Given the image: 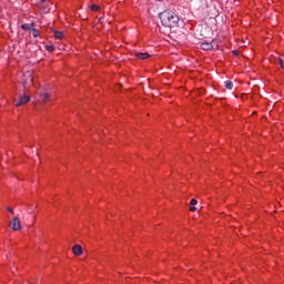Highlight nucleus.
<instances>
[{
    "instance_id": "f257e3e1",
    "label": "nucleus",
    "mask_w": 284,
    "mask_h": 284,
    "mask_svg": "<svg viewBox=\"0 0 284 284\" xmlns=\"http://www.w3.org/2000/svg\"><path fill=\"white\" fill-rule=\"evenodd\" d=\"M160 21L165 28H176L181 19L173 10H165L160 13Z\"/></svg>"
},
{
    "instance_id": "f03ea898",
    "label": "nucleus",
    "mask_w": 284,
    "mask_h": 284,
    "mask_svg": "<svg viewBox=\"0 0 284 284\" xmlns=\"http://www.w3.org/2000/svg\"><path fill=\"white\" fill-rule=\"evenodd\" d=\"M33 81H34V78L32 77L31 71H27L23 74V85H24V88H29V85H32Z\"/></svg>"
},
{
    "instance_id": "7ed1b4c3",
    "label": "nucleus",
    "mask_w": 284,
    "mask_h": 284,
    "mask_svg": "<svg viewBox=\"0 0 284 284\" xmlns=\"http://www.w3.org/2000/svg\"><path fill=\"white\" fill-rule=\"evenodd\" d=\"M27 103H30V97L28 94H23L20 95L18 101H16L14 105L16 108H19L21 105H26Z\"/></svg>"
},
{
    "instance_id": "20e7f679",
    "label": "nucleus",
    "mask_w": 284,
    "mask_h": 284,
    "mask_svg": "<svg viewBox=\"0 0 284 284\" xmlns=\"http://www.w3.org/2000/svg\"><path fill=\"white\" fill-rule=\"evenodd\" d=\"M10 227L11 230H13V232H19V230H21V221L19 220V217H13L10 221Z\"/></svg>"
},
{
    "instance_id": "39448f33",
    "label": "nucleus",
    "mask_w": 284,
    "mask_h": 284,
    "mask_svg": "<svg viewBox=\"0 0 284 284\" xmlns=\"http://www.w3.org/2000/svg\"><path fill=\"white\" fill-rule=\"evenodd\" d=\"M72 252L75 256H81L83 255V247H81L80 244H75L72 248Z\"/></svg>"
},
{
    "instance_id": "423d86ee",
    "label": "nucleus",
    "mask_w": 284,
    "mask_h": 284,
    "mask_svg": "<svg viewBox=\"0 0 284 284\" xmlns=\"http://www.w3.org/2000/svg\"><path fill=\"white\" fill-rule=\"evenodd\" d=\"M201 48L202 50H212V48H214V44H212V42H202Z\"/></svg>"
},
{
    "instance_id": "0eeeda50",
    "label": "nucleus",
    "mask_w": 284,
    "mask_h": 284,
    "mask_svg": "<svg viewBox=\"0 0 284 284\" xmlns=\"http://www.w3.org/2000/svg\"><path fill=\"white\" fill-rule=\"evenodd\" d=\"M40 100H41L43 103H48V101H50V95H49V93H40Z\"/></svg>"
},
{
    "instance_id": "6e6552de",
    "label": "nucleus",
    "mask_w": 284,
    "mask_h": 284,
    "mask_svg": "<svg viewBox=\"0 0 284 284\" xmlns=\"http://www.w3.org/2000/svg\"><path fill=\"white\" fill-rule=\"evenodd\" d=\"M34 28V22L21 24L22 30H32Z\"/></svg>"
},
{
    "instance_id": "1a4fd4ad",
    "label": "nucleus",
    "mask_w": 284,
    "mask_h": 284,
    "mask_svg": "<svg viewBox=\"0 0 284 284\" xmlns=\"http://www.w3.org/2000/svg\"><path fill=\"white\" fill-rule=\"evenodd\" d=\"M53 37H54L55 39H63V31H57V30H54V31H53Z\"/></svg>"
},
{
    "instance_id": "9d476101",
    "label": "nucleus",
    "mask_w": 284,
    "mask_h": 284,
    "mask_svg": "<svg viewBox=\"0 0 284 284\" xmlns=\"http://www.w3.org/2000/svg\"><path fill=\"white\" fill-rule=\"evenodd\" d=\"M136 58L141 60L150 59L149 53H136Z\"/></svg>"
},
{
    "instance_id": "9b49d317",
    "label": "nucleus",
    "mask_w": 284,
    "mask_h": 284,
    "mask_svg": "<svg viewBox=\"0 0 284 284\" xmlns=\"http://www.w3.org/2000/svg\"><path fill=\"white\" fill-rule=\"evenodd\" d=\"M225 88L226 90H232L234 88V83L230 80L225 81Z\"/></svg>"
},
{
    "instance_id": "f8f14e48",
    "label": "nucleus",
    "mask_w": 284,
    "mask_h": 284,
    "mask_svg": "<svg viewBox=\"0 0 284 284\" xmlns=\"http://www.w3.org/2000/svg\"><path fill=\"white\" fill-rule=\"evenodd\" d=\"M91 10H92V12H99V10H101V7H99L97 4H91Z\"/></svg>"
},
{
    "instance_id": "ddd939ff",
    "label": "nucleus",
    "mask_w": 284,
    "mask_h": 284,
    "mask_svg": "<svg viewBox=\"0 0 284 284\" xmlns=\"http://www.w3.org/2000/svg\"><path fill=\"white\" fill-rule=\"evenodd\" d=\"M275 63H277V65H280L282 69L284 68V64H283V59L281 58H277Z\"/></svg>"
},
{
    "instance_id": "4468645a",
    "label": "nucleus",
    "mask_w": 284,
    "mask_h": 284,
    "mask_svg": "<svg viewBox=\"0 0 284 284\" xmlns=\"http://www.w3.org/2000/svg\"><path fill=\"white\" fill-rule=\"evenodd\" d=\"M32 32V37H34L37 39V37H39V31L37 29H31Z\"/></svg>"
},
{
    "instance_id": "2eb2a0df",
    "label": "nucleus",
    "mask_w": 284,
    "mask_h": 284,
    "mask_svg": "<svg viewBox=\"0 0 284 284\" xmlns=\"http://www.w3.org/2000/svg\"><path fill=\"white\" fill-rule=\"evenodd\" d=\"M45 50H48L49 52H53L54 45H52V44L45 45Z\"/></svg>"
},
{
    "instance_id": "dca6fc26",
    "label": "nucleus",
    "mask_w": 284,
    "mask_h": 284,
    "mask_svg": "<svg viewBox=\"0 0 284 284\" xmlns=\"http://www.w3.org/2000/svg\"><path fill=\"white\" fill-rule=\"evenodd\" d=\"M197 203L199 201H196V199H192L190 202V205L193 206V205H196Z\"/></svg>"
},
{
    "instance_id": "f3484780",
    "label": "nucleus",
    "mask_w": 284,
    "mask_h": 284,
    "mask_svg": "<svg viewBox=\"0 0 284 284\" xmlns=\"http://www.w3.org/2000/svg\"><path fill=\"white\" fill-rule=\"evenodd\" d=\"M27 212H28V214H33L34 213V211L32 210V206H29Z\"/></svg>"
},
{
    "instance_id": "a211bd4d",
    "label": "nucleus",
    "mask_w": 284,
    "mask_h": 284,
    "mask_svg": "<svg viewBox=\"0 0 284 284\" xmlns=\"http://www.w3.org/2000/svg\"><path fill=\"white\" fill-rule=\"evenodd\" d=\"M7 210H8V212H10V214H14V210L12 207L7 206Z\"/></svg>"
},
{
    "instance_id": "6ab92c4d",
    "label": "nucleus",
    "mask_w": 284,
    "mask_h": 284,
    "mask_svg": "<svg viewBox=\"0 0 284 284\" xmlns=\"http://www.w3.org/2000/svg\"><path fill=\"white\" fill-rule=\"evenodd\" d=\"M190 212H196V206H190Z\"/></svg>"
},
{
    "instance_id": "aec40b11",
    "label": "nucleus",
    "mask_w": 284,
    "mask_h": 284,
    "mask_svg": "<svg viewBox=\"0 0 284 284\" xmlns=\"http://www.w3.org/2000/svg\"><path fill=\"white\" fill-rule=\"evenodd\" d=\"M233 54H234L235 57H239V51L234 50V51H233Z\"/></svg>"
}]
</instances>
